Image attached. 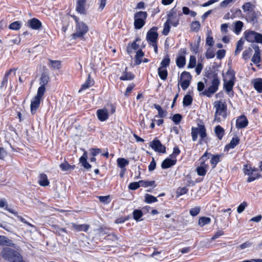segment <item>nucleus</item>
<instances>
[{"label":"nucleus","instance_id":"f257e3e1","mask_svg":"<svg viewBox=\"0 0 262 262\" xmlns=\"http://www.w3.org/2000/svg\"><path fill=\"white\" fill-rule=\"evenodd\" d=\"M205 82L208 88L202 94L210 97L218 90L220 84L217 74L212 71L207 73L206 75V78H205Z\"/></svg>","mask_w":262,"mask_h":262},{"label":"nucleus","instance_id":"f03ea898","mask_svg":"<svg viewBox=\"0 0 262 262\" xmlns=\"http://www.w3.org/2000/svg\"><path fill=\"white\" fill-rule=\"evenodd\" d=\"M214 107L215 108L214 121L220 123L227 117V105L221 101H216Z\"/></svg>","mask_w":262,"mask_h":262},{"label":"nucleus","instance_id":"7ed1b4c3","mask_svg":"<svg viewBox=\"0 0 262 262\" xmlns=\"http://www.w3.org/2000/svg\"><path fill=\"white\" fill-rule=\"evenodd\" d=\"M3 258L10 262H20L22 260L20 254L15 250L9 247L4 248L2 251Z\"/></svg>","mask_w":262,"mask_h":262},{"label":"nucleus","instance_id":"20e7f679","mask_svg":"<svg viewBox=\"0 0 262 262\" xmlns=\"http://www.w3.org/2000/svg\"><path fill=\"white\" fill-rule=\"evenodd\" d=\"M243 170L245 175L249 176L247 180L248 182H251L261 176L258 173V169L252 168L250 165H245Z\"/></svg>","mask_w":262,"mask_h":262},{"label":"nucleus","instance_id":"39448f33","mask_svg":"<svg viewBox=\"0 0 262 262\" xmlns=\"http://www.w3.org/2000/svg\"><path fill=\"white\" fill-rule=\"evenodd\" d=\"M147 13L145 11H139L134 15V27L136 29H141L145 24Z\"/></svg>","mask_w":262,"mask_h":262},{"label":"nucleus","instance_id":"423d86ee","mask_svg":"<svg viewBox=\"0 0 262 262\" xmlns=\"http://www.w3.org/2000/svg\"><path fill=\"white\" fill-rule=\"evenodd\" d=\"M227 77L224 79V88L227 92L232 91L235 83V74L233 71H228Z\"/></svg>","mask_w":262,"mask_h":262},{"label":"nucleus","instance_id":"0eeeda50","mask_svg":"<svg viewBox=\"0 0 262 262\" xmlns=\"http://www.w3.org/2000/svg\"><path fill=\"white\" fill-rule=\"evenodd\" d=\"M200 135L201 139H204L207 136L206 133V128L204 125L198 124V127H192L191 128V136L192 139L193 141H195L198 139V135Z\"/></svg>","mask_w":262,"mask_h":262},{"label":"nucleus","instance_id":"6e6552de","mask_svg":"<svg viewBox=\"0 0 262 262\" xmlns=\"http://www.w3.org/2000/svg\"><path fill=\"white\" fill-rule=\"evenodd\" d=\"M44 94L41 90L37 91V95L32 100L31 102V112L32 114L36 113L37 110L39 108L40 101L42 99Z\"/></svg>","mask_w":262,"mask_h":262},{"label":"nucleus","instance_id":"1a4fd4ad","mask_svg":"<svg viewBox=\"0 0 262 262\" xmlns=\"http://www.w3.org/2000/svg\"><path fill=\"white\" fill-rule=\"evenodd\" d=\"M88 31V27L83 22L76 25V31L73 34V38L76 39L82 37Z\"/></svg>","mask_w":262,"mask_h":262},{"label":"nucleus","instance_id":"9d476101","mask_svg":"<svg viewBox=\"0 0 262 262\" xmlns=\"http://www.w3.org/2000/svg\"><path fill=\"white\" fill-rule=\"evenodd\" d=\"M158 36L157 28L153 27L147 32L146 39L150 44L154 43L157 42Z\"/></svg>","mask_w":262,"mask_h":262},{"label":"nucleus","instance_id":"9b49d317","mask_svg":"<svg viewBox=\"0 0 262 262\" xmlns=\"http://www.w3.org/2000/svg\"><path fill=\"white\" fill-rule=\"evenodd\" d=\"M151 147L155 150V151L161 153H165L166 152V148L165 146L162 144L161 142L157 139L154 140L150 143Z\"/></svg>","mask_w":262,"mask_h":262},{"label":"nucleus","instance_id":"f8f14e48","mask_svg":"<svg viewBox=\"0 0 262 262\" xmlns=\"http://www.w3.org/2000/svg\"><path fill=\"white\" fill-rule=\"evenodd\" d=\"M251 47L254 50V54L251 60L254 63L258 64L260 62V50L256 44H252Z\"/></svg>","mask_w":262,"mask_h":262},{"label":"nucleus","instance_id":"ddd939ff","mask_svg":"<svg viewBox=\"0 0 262 262\" xmlns=\"http://www.w3.org/2000/svg\"><path fill=\"white\" fill-rule=\"evenodd\" d=\"M49 80V76L46 73H42L40 78V84L41 85L38 89L37 91L41 90L42 93L45 94L46 91L45 85L48 83Z\"/></svg>","mask_w":262,"mask_h":262},{"label":"nucleus","instance_id":"4468645a","mask_svg":"<svg viewBox=\"0 0 262 262\" xmlns=\"http://www.w3.org/2000/svg\"><path fill=\"white\" fill-rule=\"evenodd\" d=\"M248 124V121L247 118L244 116L239 117L236 121V127L237 128H243L246 127Z\"/></svg>","mask_w":262,"mask_h":262},{"label":"nucleus","instance_id":"2eb2a0df","mask_svg":"<svg viewBox=\"0 0 262 262\" xmlns=\"http://www.w3.org/2000/svg\"><path fill=\"white\" fill-rule=\"evenodd\" d=\"M28 27L34 30H39L41 27V23L38 19L33 18L27 21Z\"/></svg>","mask_w":262,"mask_h":262},{"label":"nucleus","instance_id":"dca6fc26","mask_svg":"<svg viewBox=\"0 0 262 262\" xmlns=\"http://www.w3.org/2000/svg\"><path fill=\"white\" fill-rule=\"evenodd\" d=\"M209 166L204 162H201L200 165L196 168V172L200 176H204L207 173Z\"/></svg>","mask_w":262,"mask_h":262},{"label":"nucleus","instance_id":"f3484780","mask_svg":"<svg viewBox=\"0 0 262 262\" xmlns=\"http://www.w3.org/2000/svg\"><path fill=\"white\" fill-rule=\"evenodd\" d=\"M97 116L101 121H104L108 118V113L106 109H99L97 111Z\"/></svg>","mask_w":262,"mask_h":262},{"label":"nucleus","instance_id":"a211bd4d","mask_svg":"<svg viewBox=\"0 0 262 262\" xmlns=\"http://www.w3.org/2000/svg\"><path fill=\"white\" fill-rule=\"evenodd\" d=\"M177 159L173 158H166L162 163L161 167L163 169L168 168L176 164Z\"/></svg>","mask_w":262,"mask_h":262},{"label":"nucleus","instance_id":"6ab92c4d","mask_svg":"<svg viewBox=\"0 0 262 262\" xmlns=\"http://www.w3.org/2000/svg\"><path fill=\"white\" fill-rule=\"evenodd\" d=\"M257 32L254 31H247L245 33L246 39L250 42H254Z\"/></svg>","mask_w":262,"mask_h":262},{"label":"nucleus","instance_id":"aec40b11","mask_svg":"<svg viewBox=\"0 0 262 262\" xmlns=\"http://www.w3.org/2000/svg\"><path fill=\"white\" fill-rule=\"evenodd\" d=\"M72 228L77 231L86 232L89 229V225L86 224L78 225L75 223L71 224Z\"/></svg>","mask_w":262,"mask_h":262},{"label":"nucleus","instance_id":"412c9836","mask_svg":"<svg viewBox=\"0 0 262 262\" xmlns=\"http://www.w3.org/2000/svg\"><path fill=\"white\" fill-rule=\"evenodd\" d=\"M85 0H78L76 5V10L80 14H85Z\"/></svg>","mask_w":262,"mask_h":262},{"label":"nucleus","instance_id":"4be33fe9","mask_svg":"<svg viewBox=\"0 0 262 262\" xmlns=\"http://www.w3.org/2000/svg\"><path fill=\"white\" fill-rule=\"evenodd\" d=\"M38 183L41 186H46L49 185V181L47 176L45 173H41L39 176Z\"/></svg>","mask_w":262,"mask_h":262},{"label":"nucleus","instance_id":"5701e85b","mask_svg":"<svg viewBox=\"0 0 262 262\" xmlns=\"http://www.w3.org/2000/svg\"><path fill=\"white\" fill-rule=\"evenodd\" d=\"M87 152L84 151L83 155L80 158L79 161L85 168L90 169L91 167V165L87 162Z\"/></svg>","mask_w":262,"mask_h":262},{"label":"nucleus","instance_id":"b1692460","mask_svg":"<svg viewBox=\"0 0 262 262\" xmlns=\"http://www.w3.org/2000/svg\"><path fill=\"white\" fill-rule=\"evenodd\" d=\"M134 75L131 72H127V68H125V71L122 73V76L120 77L121 80H130L134 78Z\"/></svg>","mask_w":262,"mask_h":262},{"label":"nucleus","instance_id":"393cba45","mask_svg":"<svg viewBox=\"0 0 262 262\" xmlns=\"http://www.w3.org/2000/svg\"><path fill=\"white\" fill-rule=\"evenodd\" d=\"M239 139L238 137H236L233 138L230 142L225 146V148L227 150L229 149L234 148L237 144H238Z\"/></svg>","mask_w":262,"mask_h":262},{"label":"nucleus","instance_id":"a878e982","mask_svg":"<svg viewBox=\"0 0 262 262\" xmlns=\"http://www.w3.org/2000/svg\"><path fill=\"white\" fill-rule=\"evenodd\" d=\"M158 75L160 78L163 80L166 79L167 77L168 72L166 69L164 67H159L158 69Z\"/></svg>","mask_w":262,"mask_h":262},{"label":"nucleus","instance_id":"bb28decb","mask_svg":"<svg viewBox=\"0 0 262 262\" xmlns=\"http://www.w3.org/2000/svg\"><path fill=\"white\" fill-rule=\"evenodd\" d=\"M171 16H172L171 14L169 13L168 14V18L167 19V21L164 24V29H163V30L162 32L163 34L164 35H167L168 34V33L169 32L170 28V24H169L170 17H171Z\"/></svg>","mask_w":262,"mask_h":262},{"label":"nucleus","instance_id":"cd10ccee","mask_svg":"<svg viewBox=\"0 0 262 262\" xmlns=\"http://www.w3.org/2000/svg\"><path fill=\"white\" fill-rule=\"evenodd\" d=\"M117 162L118 167L121 169L125 168V167L129 164V161L127 159L123 158H118L117 160Z\"/></svg>","mask_w":262,"mask_h":262},{"label":"nucleus","instance_id":"c85d7f7f","mask_svg":"<svg viewBox=\"0 0 262 262\" xmlns=\"http://www.w3.org/2000/svg\"><path fill=\"white\" fill-rule=\"evenodd\" d=\"M254 89L259 93H262V79H256L253 83Z\"/></svg>","mask_w":262,"mask_h":262},{"label":"nucleus","instance_id":"c756f323","mask_svg":"<svg viewBox=\"0 0 262 262\" xmlns=\"http://www.w3.org/2000/svg\"><path fill=\"white\" fill-rule=\"evenodd\" d=\"M211 222V219L209 217L203 216L200 217L198 224L200 226L203 227L206 225L209 224Z\"/></svg>","mask_w":262,"mask_h":262},{"label":"nucleus","instance_id":"7c9ffc66","mask_svg":"<svg viewBox=\"0 0 262 262\" xmlns=\"http://www.w3.org/2000/svg\"><path fill=\"white\" fill-rule=\"evenodd\" d=\"M214 132L217 138L221 140L224 135V129L221 126L217 125L215 127Z\"/></svg>","mask_w":262,"mask_h":262},{"label":"nucleus","instance_id":"2f4dec72","mask_svg":"<svg viewBox=\"0 0 262 262\" xmlns=\"http://www.w3.org/2000/svg\"><path fill=\"white\" fill-rule=\"evenodd\" d=\"M49 66H51L52 68L54 70H58L60 68L61 63L59 60H53L51 59H49Z\"/></svg>","mask_w":262,"mask_h":262},{"label":"nucleus","instance_id":"473e14b6","mask_svg":"<svg viewBox=\"0 0 262 262\" xmlns=\"http://www.w3.org/2000/svg\"><path fill=\"white\" fill-rule=\"evenodd\" d=\"M144 54L141 50H138L135 56V64L137 65L140 64L141 62V58L144 56Z\"/></svg>","mask_w":262,"mask_h":262},{"label":"nucleus","instance_id":"72a5a7b5","mask_svg":"<svg viewBox=\"0 0 262 262\" xmlns=\"http://www.w3.org/2000/svg\"><path fill=\"white\" fill-rule=\"evenodd\" d=\"M93 84V81L90 79V75L87 80L81 85V89L79 90L80 92L82 90H86Z\"/></svg>","mask_w":262,"mask_h":262},{"label":"nucleus","instance_id":"f704fd0d","mask_svg":"<svg viewBox=\"0 0 262 262\" xmlns=\"http://www.w3.org/2000/svg\"><path fill=\"white\" fill-rule=\"evenodd\" d=\"M177 66L179 68H182L184 67L186 63V59L185 57L180 56L178 57L176 60Z\"/></svg>","mask_w":262,"mask_h":262},{"label":"nucleus","instance_id":"c9c22d12","mask_svg":"<svg viewBox=\"0 0 262 262\" xmlns=\"http://www.w3.org/2000/svg\"><path fill=\"white\" fill-rule=\"evenodd\" d=\"M192 98L189 95H186L184 96L183 100V105L184 106H189L191 104Z\"/></svg>","mask_w":262,"mask_h":262},{"label":"nucleus","instance_id":"e433bc0d","mask_svg":"<svg viewBox=\"0 0 262 262\" xmlns=\"http://www.w3.org/2000/svg\"><path fill=\"white\" fill-rule=\"evenodd\" d=\"M145 201L148 204H150L157 202L158 200L156 197H155L151 194H146L145 195Z\"/></svg>","mask_w":262,"mask_h":262},{"label":"nucleus","instance_id":"4c0bfd02","mask_svg":"<svg viewBox=\"0 0 262 262\" xmlns=\"http://www.w3.org/2000/svg\"><path fill=\"white\" fill-rule=\"evenodd\" d=\"M247 17L251 22L255 23L257 21V17L256 13L253 10L247 13Z\"/></svg>","mask_w":262,"mask_h":262},{"label":"nucleus","instance_id":"58836bf2","mask_svg":"<svg viewBox=\"0 0 262 262\" xmlns=\"http://www.w3.org/2000/svg\"><path fill=\"white\" fill-rule=\"evenodd\" d=\"M139 183H140V185L141 187H148L149 186H154L155 187L156 185L155 181H144V180H141L139 181Z\"/></svg>","mask_w":262,"mask_h":262},{"label":"nucleus","instance_id":"ea45409f","mask_svg":"<svg viewBox=\"0 0 262 262\" xmlns=\"http://www.w3.org/2000/svg\"><path fill=\"white\" fill-rule=\"evenodd\" d=\"M201 27V25L198 21H193L190 25L191 30L192 31L198 32Z\"/></svg>","mask_w":262,"mask_h":262},{"label":"nucleus","instance_id":"a19ab883","mask_svg":"<svg viewBox=\"0 0 262 262\" xmlns=\"http://www.w3.org/2000/svg\"><path fill=\"white\" fill-rule=\"evenodd\" d=\"M244 41L243 39H239L236 43V48L235 50V54L237 55L242 50Z\"/></svg>","mask_w":262,"mask_h":262},{"label":"nucleus","instance_id":"79ce46f5","mask_svg":"<svg viewBox=\"0 0 262 262\" xmlns=\"http://www.w3.org/2000/svg\"><path fill=\"white\" fill-rule=\"evenodd\" d=\"M11 242V241L6 236L4 235H0V245L10 246Z\"/></svg>","mask_w":262,"mask_h":262},{"label":"nucleus","instance_id":"37998d69","mask_svg":"<svg viewBox=\"0 0 262 262\" xmlns=\"http://www.w3.org/2000/svg\"><path fill=\"white\" fill-rule=\"evenodd\" d=\"M221 156L219 155H212L210 163L212 165V168H214L216 164L219 162Z\"/></svg>","mask_w":262,"mask_h":262},{"label":"nucleus","instance_id":"c03bdc74","mask_svg":"<svg viewBox=\"0 0 262 262\" xmlns=\"http://www.w3.org/2000/svg\"><path fill=\"white\" fill-rule=\"evenodd\" d=\"M252 53V50L251 48L246 49L243 53V58L244 60H247L250 58Z\"/></svg>","mask_w":262,"mask_h":262},{"label":"nucleus","instance_id":"a18cd8bd","mask_svg":"<svg viewBox=\"0 0 262 262\" xmlns=\"http://www.w3.org/2000/svg\"><path fill=\"white\" fill-rule=\"evenodd\" d=\"M21 23L18 21H15L12 23L9 26V29L13 30H18L20 28Z\"/></svg>","mask_w":262,"mask_h":262},{"label":"nucleus","instance_id":"49530a36","mask_svg":"<svg viewBox=\"0 0 262 262\" xmlns=\"http://www.w3.org/2000/svg\"><path fill=\"white\" fill-rule=\"evenodd\" d=\"M170 63V58L169 56L167 55L162 60L161 62V66L160 67H164V68H166L169 66Z\"/></svg>","mask_w":262,"mask_h":262},{"label":"nucleus","instance_id":"de8ad7c7","mask_svg":"<svg viewBox=\"0 0 262 262\" xmlns=\"http://www.w3.org/2000/svg\"><path fill=\"white\" fill-rule=\"evenodd\" d=\"M243 23L241 21H237L235 24V32L236 34H238L242 30L243 27Z\"/></svg>","mask_w":262,"mask_h":262},{"label":"nucleus","instance_id":"09e8293b","mask_svg":"<svg viewBox=\"0 0 262 262\" xmlns=\"http://www.w3.org/2000/svg\"><path fill=\"white\" fill-rule=\"evenodd\" d=\"M252 6H253V5L251 3L248 2V3H245L242 6V9L245 12H246L247 13H248L250 11H252V10L251 9V8Z\"/></svg>","mask_w":262,"mask_h":262},{"label":"nucleus","instance_id":"8fccbe9b","mask_svg":"<svg viewBox=\"0 0 262 262\" xmlns=\"http://www.w3.org/2000/svg\"><path fill=\"white\" fill-rule=\"evenodd\" d=\"M200 210L201 208L200 207H195L190 210L189 213L191 216H195L200 213Z\"/></svg>","mask_w":262,"mask_h":262},{"label":"nucleus","instance_id":"3c124183","mask_svg":"<svg viewBox=\"0 0 262 262\" xmlns=\"http://www.w3.org/2000/svg\"><path fill=\"white\" fill-rule=\"evenodd\" d=\"M188 188L186 187H179L178 188L177 191V194L178 196L185 194L188 192Z\"/></svg>","mask_w":262,"mask_h":262},{"label":"nucleus","instance_id":"603ef678","mask_svg":"<svg viewBox=\"0 0 262 262\" xmlns=\"http://www.w3.org/2000/svg\"><path fill=\"white\" fill-rule=\"evenodd\" d=\"M141 186L139 181L132 182L128 185V188L130 190H136Z\"/></svg>","mask_w":262,"mask_h":262},{"label":"nucleus","instance_id":"864d4df0","mask_svg":"<svg viewBox=\"0 0 262 262\" xmlns=\"http://www.w3.org/2000/svg\"><path fill=\"white\" fill-rule=\"evenodd\" d=\"M196 64V58L194 56H190L189 62L188 65V68H193Z\"/></svg>","mask_w":262,"mask_h":262},{"label":"nucleus","instance_id":"5fc2aeb1","mask_svg":"<svg viewBox=\"0 0 262 262\" xmlns=\"http://www.w3.org/2000/svg\"><path fill=\"white\" fill-rule=\"evenodd\" d=\"M182 116L180 114H176L172 117V120L176 124H178L181 121Z\"/></svg>","mask_w":262,"mask_h":262},{"label":"nucleus","instance_id":"6e6d98bb","mask_svg":"<svg viewBox=\"0 0 262 262\" xmlns=\"http://www.w3.org/2000/svg\"><path fill=\"white\" fill-rule=\"evenodd\" d=\"M142 212L140 210H135L133 212L134 219L138 221L142 216Z\"/></svg>","mask_w":262,"mask_h":262},{"label":"nucleus","instance_id":"4d7b16f0","mask_svg":"<svg viewBox=\"0 0 262 262\" xmlns=\"http://www.w3.org/2000/svg\"><path fill=\"white\" fill-rule=\"evenodd\" d=\"M99 201L104 204H108L111 202L110 195L99 196L98 197Z\"/></svg>","mask_w":262,"mask_h":262},{"label":"nucleus","instance_id":"13d9d810","mask_svg":"<svg viewBox=\"0 0 262 262\" xmlns=\"http://www.w3.org/2000/svg\"><path fill=\"white\" fill-rule=\"evenodd\" d=\"M12 71H13V70L11 69L5 74V77L1 83L2 87L4 86L7 84L8 82V76Z\"/></svg>","mask_w":262,"mask_h":262},{"label":"nucleus","instance_id":"bf43d9fd","mask_svg":"<svg viewBox=\"0 0 262 262\" xmlns=\"http://www.w3.org/2000/svg\"><path fill=\"white\" fill-rule=\"evenodd\" d=\"M247 206V203L246 202H243L238 206L237 208V212L238 213H241L244 211Z\"/></svg>","mask_w":262,"mask_h":262},{"label":"nucleus","instance_id":"052dcab7","mask_svg":"<svg viewBox=\"0 0 262 262\" xmlns=\"http://www.w3.org/2000/svg\"><path fill=\"white\" fill-rule=\"evenodd\" d=\"M212 156V155L210 153H208L207 151H206L204 155L200 158V161L201 162H204L205 163V161L210 158V157Z\"/></svg>","mask_w":262,"mask_h":262},{"label":"nucleus","instance_id":"680f3d73","mask_svg":"<svg viewBox=\"0 0 262 262\" xmlns=\"http://www.w3.org/2000/svg\"><path fill=\"white\" fill-rule=\"evenodd\" d=\"M139 47V46L136 43V42H134L132 43L131 47H127V51L128 53L130 54L132 52V50H137Z\"/></svg>","mask_w":262,"mask_h":262},{"label":"nucleus","instance_id":"e2e57ef3","mask_svg":"<svg viewBox=\"0 0 262 262\" xmlns=\"http://www.w3.org/2000/svg\"><path fill=\"white\" fill-rule=\"evenodd\" d=\"M135 86V85L133 83L129 84L126 89V91L125 92V95L128 96L131 93Z\"/></svg>","mask_w":262,"mask_h":262},{"label":"nucleus","instance_id":"0e129e2a","mask_svg":"<svg viewBox=\"0 0 262 262\" xmlns=\"http://www.w3.org/2000/svg\"><path fill=\"white\" fill-rule=\"evenodd\" d=\"M190 80L183 79L181 83V86L183 90H186L189 86Z\"/></svg>","mask_w":262,"mask_h":262},{"label":"nucleus","instance_id":"69168bd1","mask_svg":"<svg viewBox=\"0 0 262 262\" xmlns=\"http://www.w3.org/2000/svg\"><path fill=\"white\" fill-rule=\"evenodd\" d=\"M181 78L185 80H191V76L189 72L184 71L181 73Z\"/></svg>","mask_w":262,"mask_h":262},{"label":"nucleus","instance_id":"338daca9","mask_svg":"<svg viewBox=\"0 0 262 262\" xmlns=\"http://www.w3.org/2000/svg\"><path fill=\"white\" fill-rule=\"evenodd\" d=\"M215 54L213 50L211 49H208L206 53L205 56L207 59H211L214 57Z\"/></svg>","mask_w":262,"mask_h":262},{"label":"nucleus","instance_id":"774afa93","mask_svg":"<svg viewBox=\"0 0 262 262\" xmlns=\"http://www.w3.org/2000/svg\"><path fill=\"white\" fill-rule=\"evenodd\" d=\"M180 153V150L178 147L173 148V152L170 156L171 158L176 159V157Z\"/></svg>","mask_w":262,"mask_h":262}]
</instances>
